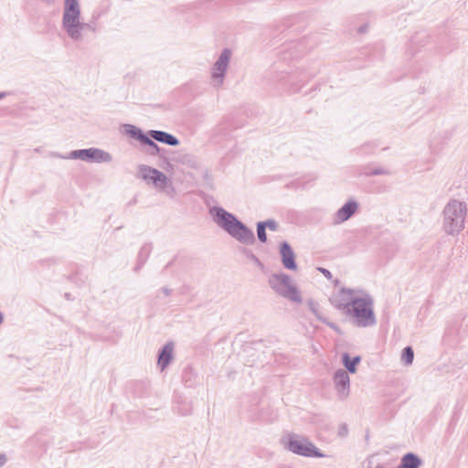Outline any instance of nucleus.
I'll return each mask as SVG.
<instances>
[{"label":"nucleus","mask_w":468,"mask_h":468,"mask_svg":"<svg viewBox=\"0 0 468 468\" xmlns=\"http://www.w3.org/2000/svg\"><path fill=\"white\" fill-rule=\"evenodd\" d=\"M371 175H374V176H388V175H390V172L386 168L377 167V168L372 169Z\"/></svg>","instance_id":"obj_29"},{"label":"nucleus","mask_w":468,"mask_h":468,"mask_svg":"<svg viewBox=\"0 0 468 468\" xmlns=\"http://www.w3.org/2000/svg\"><path fill=\"white\" fill-rule=\"evenodd\" d=\"M378 146L375 142H368L356 149L357 154H370Z\"/></svg>","instance_id":"obj_23"},{"label":"nucleus","mask_w":468,"mask_h":468,"mask_svg":"<svg viewBox=\"0 0 468 468\" xmlns=\"http://www.w3.org/2000/svg\"><path fill=\"white\" fill-rule=\"evenodd\" d=\"M148 133L154 140L169 146H176L179 144V140L175 135L167 132L150 130Z\"/></svg>","instance_id":"obj_15"},{"label":"nucleus","mask_w":468,"mask_h":468,"mask_svg":"<svg viewBox=\"0 0 468 468\" xmlns=\"http://www.w3.org/2000/svg\"><path fill=\"white\" fill-rule=\"evenodd\" d=\"M358 209V203L355 199H349L334 215V224H340L353 217Z\"/></svg>","instance_id":"obj_12"},{"label":"nucleus","mask_w":468,"mask_h":468,"mask_svg":"<svg viewBox=\"0 0 468 468\" xmlns=\"http://www.w3.org/2000/svg\"><path fill=\"white\" fill-rule=\"evenodd\" d=\"M145 262H146V261H145V258H144V260H142V261H138V260H137V263H136V266L134 267V271H138L143 267V265H144Z\"/></svg>","instance_id":"obj_33"},{"label":"nucleus","mask_w":468,"mask_h":468,"mask_svg":"<svg viewBox=\"0 0 468 468\" xmlns=\"http://www.w3.org/2000/svg\"><path fill=\"white\" fill-rule=\"evenodd\" d=\"M231 54L232 52L229 48H224L217 61L214 63L212 67L211 78L215 87H219L223 84Z\"/></svg>","instance_id":"obj_8"},{"label":"nucleus","mask_w":468,"mask_h":468,"mask_svg":"<svg viewBox=\"0 0 468 468\" xmlns=\"http://www.w3.org/2000/svg\"><path fill=\"white\" fill-rule=\"evenodd\" d=\"M81 9L79 0H64L62 28L73 41L82 39V31L86 28L94 30L88 23L80 22Z\"/></svg>","instance_id":"obj_2"},{"label":"nucleus","mask_w":468,"mask_h":468,"mask_svg":"<svg viewBox=\"0 0 468 468\" xmlns=\"http://www.w3.org/2000/svg\"><path fill=\"white\" fill-rule=\"evenodd\" d=\"M213 221L230 237L242 244L252 245L256 239L253 231L240 221L234 214L221 207L209 209Z\"/></svg>","instance_id":"obj_1"},{"label":"nucleus","mask_w":468,"mask_h":468,"mask_svg":"<svg viewBox=\"0 0 468 468\" xmlns=\"http://www.w3.org/2000/svg\"><path fill=\"white\" fill-rule=\"evenodd\" d=\"M334 383L340 399H346L349 394L350 378L346 370L339 368L335 372Z\"/></svg>","instance_id":"obj_11"},{"label":"nucleus","mask_w":468,"mask_h":468,"mask_svg":"<svg viewBox=\"0 0 468 468\" xmlns=\"http://www.w3.org/2000/svg\"><path fill=\"white\" fill-rule=\"evenodd\" d=\"M204 178H205L206 180H209V179L211 178L210 174H209V172H208L207 170H206V171L204 172Z\"/></svg>","instance_id":"obj_38"},{"label":"nucleus","mask_w":468,"mask_h":468,"mask_svg":"<svg viewBox=\"0 0 468 468\" xmlns=\"http://www.w3.org/2000/svg\"><path fill=\"white\" fill-rule=\"evenodd\" d=\"M427 38V35L423 32V33H417L416 35H414L411 39H410V45H422L424 46L427 41H425V39Z\"/></svg>","instance_id":"obj_24"},{"label":"nucleus","mask_w":468,"mask_h":468,"mask_svg":"<svg viewBox=\"0 0 468 468\" xmlns=\"http://www.w3.org/2000/svg\"><path fill=\"white\" fill-rule=\"evenodd\" d=\"M270 287L279 295L294 303H302L297 287L292 284L291 277L283 272L273 273L269 278Z\"/></svg>","instance_id":"obj_6"},{"label":"nucleus","mask_w":468,"mask_h":468,"mask_svg":"<svg viewBox=\"0 0 468 468\" xmlns=\"http://www.w3.org/2000/svg\"><path fill=\"white\" fill-rule=\"evenodd\" d=\"M361 356H356L354 357H351L348 353H344L342 355V363L345 366L347 373H356V366L360 363Z\"/></svg>","instance_id":"obj_18"},{"label":"nucleus","mask_w":468,"mask_h":468,"mask_svg":"<svg viewBox=\"0 0 468 468\" xmlns=\"http://www.w3.org/2000/svg\"><path fill=\"white\" fill-rule=\"evenodd\" d=\"M346 433H347V428H346V425H343V426L341 427V430H340V431H339V434L343 436V435H346Z\"/></svg>","instance_id":"obj_37"},{"label":"nucleus","mask_w":468,"mask_h":468,"mask_svg":"<svg viewBox=\"0 0 468 468\" xmlns=\"http://www.w3.org/2000/svg\"><path fill=\"white\" fill-rule=\"evenodd\" d=\"M161 292L165 295V296H169L172 292V290L167 288V287H163L161 289Z\"/></svg>","instance_id":"obj_35"},{"label":"nucleus","mask_w":468,"mask_h":468,"mask_svg":"<svg viewBox=\"0 0 468 468\" xmlns=\"http://www.w3.org/2000/svg\"><path fill=\"white\" fill-rule=\"evenodd\" d=\"M318 271L323 273L324 275V277H326L327 279H331L332 278V273L329 270L327 269H324V268H318Z\"/></svg>","instance_id":"obj_31"},{"label":"nucleus","mask_w":468,"mask_h":468,"mask_svg":"<svg viewBox=\"0 0 468 468\" xmlns=\"http://www.w3.org/2000/svg\"><path fill=\"white\" fill-rule=\"evenodd\" d=\"M176 161L181 163L183 165H186L190 167H196L197 162L194 155L188 154H181L176 158Z\"/></svg>","instance_id":"obj_21"},{"label":"nucleus","mask_w":468,"mask_h":468,"mask_svg":"<svg viewBox=\"0 0 468 468\" xmlns=\"http://www.w3.org/2000/svg\"><path fill=\"white\" fill-rule=\"evenodd\" d=\"M356 291L353 289L341 288L339 292L330 298L331 303L338 310L347 313L348 309L353 305L352 297Z\"/></svg>","instance_id":"obj_10"},{"label":"nucleus","mask_w":468,"mask_h":468,"mask_svg":"<svg viewBox=\"0 0 468 468\" xmlns=\"http://www.w3.org/2000/svg\"><path fill=\"white\" fill-rule=\"evenodd\" d=\"M4 321V314L2 313H0V324L3 323Z\"/></svg>","instance_id":"obj_40"},{"label":"nucleus","mask_w":468,"mask_h":468,"mask_svg":"<svg viewBox=\"0 0 468 468\" xmlns=\"http://www.w3.org/2000/svg\"><path fill=\"white\" fill-rule=\"evenodd\" d=\"M140 176L147 183H152L154 187L164 190L168 185L167 176L161 171L142 165L139 166Z\"/></svg>","instance_id":"obj_9"},{"label":"nucleus","mask_w":468,"mask_h":468,"mask_svg":"<svg viewBox=\"0 0 468 468\" xmlns=\"http://www.w3.org/2000/svg\"><path fill=\"white\" fill-rule=\"evenodd\" d=\"M123 128H124V132L125 133L130 136L131 138L133 139H135L137 140L138 142H140L141 144L143 143V141L144 140V138L147 136V134H145L144 133V131L135 126V125H133V124H124L123 125Z\"/></svg>","instance_id":"obj_19"},{"label":"nucleus","mask_w":468,"mask_h":468,"mask_svg":"<svg viewBox=\"0 0 468 468\" xmlns=\"http://www.w3.org/2000/svg\"><path fill=\"white\" fill-rule=\"evenodd\" d=\"M280 254L282 257V262L285 269L294 271L297 269L295 261V254L287 241H282L280 244Z\"/></svg>","instance_id":"obj_13"},{"label":"nucleus","mask_w":468,"mask_h":468,"mask_svg":"<svg viewBox=\"0 0 468 468\" xmlns=\"http://www.w3.org/2000/svg\"><path fill=\"white\" fill-rule=\"evenodd\" d=\"M257 236L261 242L265 243L267 241L266 228L261 221L257 223Z\"/></svg>","instance_id":"obj_25"},{"label":"nucleus","mask_w":468,"mask_h":468,"mask_svg":"<svg viewBox=\"0 0 468 468\" xmlns=\"http://www.w3.org/2000/svg\"><path fill=\"white\" fill-rule=\"evenodd\" d=\"M171 264H172V262H171V261H170V262H168V263L166 264L165 268L170 267V265H171Z\"/></svg>","instance_id":"obj_41"},{"label":"nucleus","mask_w":468,"mask_h":468,"mask_svg":"<svg viewBox=\"0 0 468 468\" xmlns=\"http://www.w3.org/2000/svg\"><path fill=\"white\" fill-rule=\"evenodd\" d=\"M367 30V25H363L358 28V33L363 34Z\"/></svg>","instance_id":"obj_36"},{"label":"nucleus","mask_w":468,"mask_h":468,"mask_svg":"<svg viewBox=\"0 0 468 468\" xmlns=\"http://www.w3.org/2000/svg\"><path fill=\"white\" fill-rule=\"evenodd\" d=\"M376 468H382L380 465H378Z\"/></svg>","instance_id":"obj_42"},{"label":"nucleus","mask_w":468,"mask_h":468,"mask_svg":"<svg viewBox=\"0 0 468 468\" xmlns=\"http://www.w3.org/2000/svg\"><path fill=\"white\" fill-rule=\"evenodd\" d=\"M53 156L60 159H79L88 163H110L112 156L110 153L102 149L90 147L87 149L73 150L68 155H63L58 153H53Z\"/></svg>","instance_id":"obj_7"},{"label":"nucleus","mask_w":468,"mask_h":468,"mask_svg":"<svg viewBox=\"0 0 468 468\" xmlns=\"http://www.w3.org/2000/svg\"><path fill=\"white\" fill-rule=\"evenodd\" d=\"M173 410L181 416L192 414V404L181 396H176L174 400Z\"/></svg>","instance_id":"obj_16"},{"label":"nucleus","mask_w":468,"mask_h":468,"mask_svg":"<svg viewBox=\"0 0 468 468\" xmlns=\"http://www.w3.org/2000/svg\"><path fill=\"white\" fill-rule=\"evenodd\" d=\"M372 169H369L368 166H363L361 169L360 174L365 176H374V175H371Z\"/></svg>","instance_id":"obj_30"},{"label":"nucleus","mask_w":468,"mask_h":468,"mask_svg":"<svg viewBox=\"0 0 468 468\" xmlns=\"http://www.w3.org/2000/svg\"><path fill=\"white\" fill-rule=\"evenodd\" d=\"M154 141L155 140H154L148 133L142 143V144L148 146L147 153L150 155L161 154V152L164 151V149L160 148Z\"/></svg>","instance_id":"obj_20"},{"label":"nucleus","mask_w":468,"mask_h":468,"mask_svg":"<svg viewBox=\"0 0 468 468\" xmlns=\"http://www.w3.org/2000/svg\"><path fill=\"white\" fill-rule=\"evenodd\" d=\"M6 456L5 453H0V468L3 467L6 463Z\"/></svg>","instance_id":"obj_34"},{"label":"nucleus","mask_w":468,"mask_h":468,"mask_svg":"<svg viewBox=\"0 0 468 468\" xmlns=\"http://www.w3.org/2000/svg\"><path fill=\"white\" fill-rule=\"evenodd\" d=\"M422 463L421 459L413 452H408L401 458L398 468H419Z\"/></svg>","instance_id":"obj_17"},{"label":"nucleus","mask_w":468,"mask_h":468,"mask_svg":"<svg viewBox=\"0 0 468 468\" xmlns=\"http://www.w3.org/2000/svg\"><path fill=\"white\" fill-rule=\"evenodd\" d=\"M246 256L252 261L261 270L264 269V264L260 261V259L253 254L250 250H244Z\"/></svg>","instance_id":"obj_27"},{"label":"nucleus","mask_w":468,"mask_h":468,"mask_svg":"<svg viewBox=\"0 0 468 468\" xmlns=\"http://www.w3.org/2000/svg\"><path fill=\"white\" fill-rule=\"evenodd\" d=\"M467 207L464 202L451 199L442 210V229L448 235H458L463 229Z\"/></svg>","instance_id":"obj_3"},{"label":"nucleus","mask_w":468,"mask_h":468,"mask_svg":"<svg viewBox=\"0 0 468 468\" xmlns=\"http://www.w3.org/2000/svg\"><path fill=\"white\" fill-rule=\"evenodd\" d=\"M174 344L166 343L158 353L157 366L161 370L165 369L173 360Z\"/></svg>","instance_id":"obj_14"},{"label":"nucleus","mask_w":468,"mask_h":468,"mask_svg":"<svg viewBox=\"0 0 468 468\" xmlns=\"http://www.w3.org/2000/svg\"><path fill=\"white\" fill-rule=\"evenodd\" d=\"M6 96H7V92H5V91L0 92V100L5 98Z\"/></svg>","instance_id":"obj_39"},{"label":"nucleus","mask_w":468,"mask_h":468,"mask_svg":"<svg viewBox=\"0 0 468 468\" xmlns=\"http://www.w3.org/2000/svg\"><path fill=\"white\" fill-rule=\"evenodd\" d=\"M309 307H310V309L312 310V312H313V313H314V314L318 318H320V317H319V315H318L317 309H316V303H314V302H312V301H310V302H309Z\"/></svg>","instance_id":"obj_32"},{"label":"nucleus","mask_w":468,"mask_h":468,"mask_svg":"<svg viewBox=\"0 0 468 468\" xmlns=\"http://www.w3.org/2000/svg\"><path fill=\"white\" fill-rule=\"evenodd\" d=\"M266 229H269L271 231L278 230V223L274 219H267L265 221H261Z\"/></svg>","instance_id":"obj_28"},{"label":"nucleus","mask_w":468,"mask_h":468,"mask_svg":"<svg viewBox=\"0 0 468 468\" xmlns=\"http://www.w3.org/2000/svg\"><path fill=\"white\" fill-rule=\"evenodd\" d=\"M373 303V299L369 294H365L364 297L354 298L353 305L346 314L352 317L353 324L357 327L373 326L377 324Z\"/></svg>","instance_id":"obj_4"},{"label":"nucleus","mask_w":468,"mask_h":468,"mask_svg":"<svg viewBox=\"0 0 468 468\" xmlns=\"http://www.w3.org/2000/svg\"><path fill=\"white\" fill-rule=\"evenodd\" d=\"M282 443L289 452L304 457L323 458L324 454L307 438L290 433L282 438Z\"/></svg>","instance_id":"obj_5"},{"label":"nucleus","mask_w":468,"mask_h":468,"mask_svg":"<svg viewBox=\"0 0 468 468\" xmlns=\"http://www.w3.org/2000/svg\"><path fill=\"white\" fill-rule=\"evenodd\" d=\"M151 253V247L150 245H144L141 249H140V251L138 253V261H142L144 260V258H145V261H147L149 255Z\"/></svg>","instance_id":"obj_26"},{"label":"nucleus","mask_w":468,"mask_h":468,"mask_svg":"<svg viewBox=\"0 0 468 468\" xmlns=\"http://www.w3.org/2000/svg\"><path fill=\"white\" fill-rule=\"evenodd\" d=\"M413 359H414L413 348L410 346L404 347L402 349V353H401V361L403 362V364L406 366H410L412 364Z\"/></svg>","instance_id":"obj_22"}]
</instances>
